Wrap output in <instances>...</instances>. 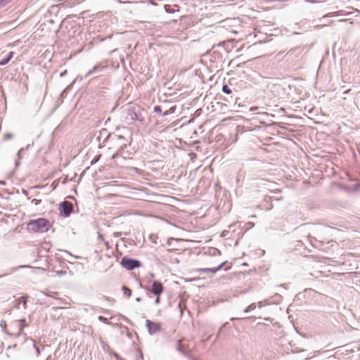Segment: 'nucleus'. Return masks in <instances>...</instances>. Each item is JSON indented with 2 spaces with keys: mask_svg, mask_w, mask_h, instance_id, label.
<instances>
[{
  "mask_svg": "<svg viewBox=\"0 0 360 360\" xmlns=\"http://www.w3.org/2000/svg\"><path fill=\"white\" fill-rule=\"evenodd\" d=\"M153 111L155 113H158V114H160L161 115V114L162 113V108L161 106L160 105H155L154 107V109H153Z\"/></svg>",
  "mask_w": 360,
  "mask_h": 360,
  "instance_id": "23",
  "label": "nucleus"
},
{
  "mask_svg": "<svg viewBox=\"0 0 360 360\" xmlns=\"http://www.w3.org/2000/svg\"><path fill=\"white\" fill-rule=\"evenodd\" d=\"M3 276H4V275H3V274H2V275H1V276H0V278H2Z\"/></svg>",
  "mask_w": 360,
  "mask_h": 360,
  "instance_id": "39",
  "label": "nucleus"
},
{
  "mask_svg": "<svg viewBox=\"0 0 360 360\" xmlns=\"http://www.w3.org/2000/svg\"><path fill=\"white\" fill-rule=\"evenodd\" d=\"M146 325L150 335H154L160 330V326L158 323L146 320Z\"/></svg>",
  "mask_w": 360,
  "mask_h": 360,
  "instance_id": "7",
  "label": "nucleus"
},
{
  "mask_svg": "<svg viewBox=\"0 0 360 360\" xmlns=\"http://www.w3.org/2000/svg\"><path fill=\"white\" fill-rule=\"evenodd\" d=\"M98 320L105 323H109L108 321V319L102 316H98Z\"/></svg>",
  "mask_w": 360,
  "mask_h": 360,
  "instance_id": "27",
  "label": "nucleus"
},
{
  "mask_svg": "<svg viewBox=\"0 0 360 360\" xmlns=\"http://www.w3.org/2000/svg\"><path fill=\"white\" fill-rule=\"evenodd\" d=\"M13 137V134L11 133H7L4 135V139L8 140Z\"/></svg>",
  "mask_w": 360,
  "mask_h": 360,
  "instance_id": "29",
  "label": "nucleus"
},
{
  "mask_svg": "<svg viewBox=\"0 0 360 360\" xmlns=\"http://www.w3.org/2000/svg\"><path fill=\"white\" fill-rule=\"evenodd\" d=\"M73 210V205L69 201H63L59 205L60 214L63 217H68Z\"/></svg>",
  "mask_w": 360,
  "mask_h": 360,
  "instance_id": "4",
  "label": "nucleus"
},
{
  "mask_svg": "<svg viewBox=\"0 0 360 360\" xmlns=\"http://www.w3.org/2000/svg\"><path fill=\"white\" fill-rule=\"evenodd\" d=\"M274 298V301L271 302V303H275V304H278L281 302L282 300V296L278 294V293H276L273 297Z\"/></svg>",
  "mask_w": 360,
  "mask_h": 360,
  "instance_id": "14",
  "label": "nucleus"
},
{
  "mask_svg": "<svg viewBox=\"0 0 360 360\" xmlns=\"http://www.w3.org/2000/svg\"><path fill=\"white\" fill-rule=\"evenodd\" d=\"M23 150V148H21L18 150L17 153V159L15 160V167H18L20 164V160L22 158L21 151Z\"/></svg>",
  "mask_w": 360,
  "mask_h": 360,
  "instance_id": "19",
  "label": "nucleus"
},
{
  "mask_svg": "<svg viewBox=\"0 0 360 360\" xmlns=\"http://www.w3.org/2000/svg\"><path fill=\"white\" fill-rule=\"evenodd\" d=\"M160 296H159V297H156V298H155V304H160Z\"/></svg>",
  "mask_w": 360,
  "mask_h": 360,
  "instance_id": "31",
  "label": "nucleus"
},
{
  "mask_svg": "<svg viewBox=\"0 0 360 360\" xmlns=\"http://www.w3.org/2000/svg\"><path fill=\"white\" fill-rule=\"evenodd\" d=\"M41 292L42 294H44V295H46L47 297H55V296L56 295H58L57 292H46L41 291Z\"/></svg>",
  "mask_w": 360,
  "mask_h": 360,
  "instance_id": "21",
  "label": "nucleus"
},
{
  "mask_svg": "<svg viewBox=\"0 0 360 360\" xmlns=\"http://www.w3.org/2000/svg\"><path fill=\"white\" fill-rule=\"evenodd\" d=\"M13 52H9L6 57L0 60V65H6L13 58Z\"/></svg>",
  "mask_w": 360,
  "mask_h": 360,
  "instance_id": "12",
  "label": "nucleus"
},
{
  "mask_svg": "<svg viewBox=\"0 0 360 360\" xmlns=\"http://www.w3.org/2000/svg\"><path fill=\"white\" fill-rule=\"evenodd\" d=\"M176 110V106H172L169 109L166 110L163 113L161 114V116H167L168 115L172 114Z\"/></svg>",
  "mask_w": 360,
  "mask_h": 360,
  "instance_id": "15",
  "label": "nucleus"
},
{
  "mask_svg": "<svg viewBox=\"0 0 360 360\" xmlns=\"http://www.w3.org/2000/svg\"><path fill=\"white\" fill-rule=\"evenodd\" d=\"M51 227L49 220L44 218L30 220L27 224V230L37 233H45Z\"/></svg>",
  "mask_w": 360,
  "mask_h": 360,
  "instance_id": "1",
  "label": "nucleus"
},
{
  "mask_svg": "<svg viewBox=\"0 0 360 360\" xmlns=\"http://www.w3.org/2000/svg\"><path fill=\"white\" fill-rule=\"evenodd\" d=\"M225 262H221L220 264H219L217 266L211 267V268H202L199 269L198 271L200 273H211L212 274H215L217 271H219L222 269L224 265L225 264Z\"/></svg>",
  "mask_w": 360,
  "mask_h": 360,
  "instance_id": "8",
  "label": "nucleus"
},
{
  "mask_svg": "<svg viewBox=\"0 0 360 360\" xmlns=\"http://www.w3.org/2000/svg\"><path fill=\"white\" fill-rule=\"evenodd\" d=\"M222 91L226 94H231V89L227 86V85H223L222 86Z\"/></svg>",
  "mask_w": 360,
  "mask_h": 360,
  "instance_id": "22",
  "label": "nucleus"
},
{
  "mask_svg": "<svg viewBox=\"0 0 360 360\" xmlns=\"http://www.w3.org/2000/svg\"><path fill=\"white\" fill-rule=\"evenodd\" d=\"M214 252H217L218 254H220V251L218 250L217 249H214Z\"/></svg>",
  "mask_w": 360,
  "mask_h": 360,
  "instance_id": "37",
  "label": "nucleus"
},
{
  "mask_svg": "<svg viewBox=\"0 0 360 360\" xmlns=\"http://www.w3.org/2000/svg\"><path fill=\"white\" fill-rule=\"evenodd\" d=\"M11 0H0V8L8 4Z\"/></svg>",
  "mask_w": 360,
  "mask_h": 360,
  "instance_id": "25",
  "label": "nucleus"
},
{
  "mask_svg": "<svg viewBox=\"0 0 360 360\" xmlns=\"http://www.w3.org/2000/svg\"><path fill=\"white\" fill-rule=\"evenodd\" d=\"M257 109H258V107H252V108H250V111L253 112V111H255V110H256Z\"/></svg>",
  "mask_w": 360,
  "mask_h": 360,
  "instance_id": "33",
  "label": "nucleus"
},
{
  "mask_svg": "<svg viewBox=\"0 0 360 360\" xmlns=\"http://www.w3.org/2000/svg\"><path fill=\"white\" fill-rule=\"evenodd\" d=\"M256 308V304L255 303H252L251 304L250 306H248V307H246L243 311L247 313V312H249L250 311H252V310H255Z\"/></svg>",
  "mask_w": 360,
  "mask_h": 360,
  "instance_id": "20",
  "label": "nucleus"
},
{
  "mask_svg": "<svg viewBox=\"0 0 360 360\" xmlns=\"http://www.w3.org/2000/svg\"><path fill=\"white\" fill-rule=\"evenodd\" d=\"M66 73H67V70H65V71H63V72H61L60 74V77H63V76H65L66 75Z\"/></svg>",
  "mask_w": 360,
  "mask_h": 360,
  "instance_id": "34",
  "label": "nucleus"
},
{
  "mask_svg": "<svg viewBox=\"0 0 360 360\" xmlns=\"http://www.w3.org/2000/svg\"><path fill=\"white\" fill-rule=\"evenodd\" d=\"M122 290H123L124 295L126 297H129L131 295V290L129 288H128L127 287L123 285Z\"/></svg>",
  "mask_w": 360,
  "mask_h": 360,
  "instance_id": "17",
  "label": "nucleus"
},
{
  "mask_svg": "<svg viewBox=\"0 0 360 360\" xmlns=\"http://www.w3.org/2000/svg\"><path fill=\"white\" fill-rule=\"evenodd\" d=\"M117 141H119L120 143L121 144L120 146V149L123 150L124 148H125L127 145V143H123L122 141L124 139V136H117Z\"/></svg>",
  "mask_w": 360,
  "mask_h": 360,
  "instance_id": "16",
  "label": "nucleus"
},
{
  "mask_svg": "<svg viewBox=\"0 0 360 360\" xmlns=\"http://www.w3.org/2000/svg\"><path fill=\"white\" fill-rule=\"evenodd\" d=\"M311 290H312L311 289L305 290V292H307V291H311Z\"/></svg>",
  "mask_w": 360,
  "mask_h": 360,
  "instance_id": "38",
  "label": "nucleus"
},
{
  "mask_svg": "<svg viewBox=\"0 0 360 360\" xmlns=\"http://www.w3.org/2000/svg\"><path fill=\"white\" fill-rule=\"evenodd\" d=\"M176 349L179 352L182 354L186 357L188 356V355L191 353V350L188 348V347L182 343V340H179L176 342Z\"/></svg>",
  "mask_w": 360,
  "mask_h": 360,
  "instance_id": "6",
  "label": "nucleus"
},
{
  "mask_svg": "<svg viewBox=\"0 0 360 360\" xmlns=\"http://www.w3.org/2000/svg\"><path fill=\"white\" fill-rule=\"evenodd\" d=\"M25 321L26 320L25 319H20L19 321V333H20L23 330V328L25 326Z\"/></svg>",
  "mask_w": 360,
  "mask_h": 360,
  "instance_id": "18",
  "label": "nucleus"
},
{
  "mask_svg": "<svg viewBox=\"0 0 360 360\" xmlns=\"http://www.w3.org/2000/svg\"><path fill=\"white\" fill-rule=\"evenodd\" d=\"M257 114H258V115H262V116H266V117H269V116L274 117V115H270V114H269V113H267V112H257Z\"/></svg>",
  "mask_w": 360,
  "mask_h": 360,
  "instance_id": "30",
  "label": "nucleus"
},
{
  "mask_svg": "<svg viewBox=\"0 0 360 360\" xmlns=\"http://www.w3.org/2000/svg\"><path fill=\"white\" fill-rule=\"evenodd\" d=\"M344 15L343 11H338L336 12L329 13L323 16V18H328V17H333V16H338V15Z\"/></svg>",
  "mask_w": 360,
  "mask_h": 360,
  "instance_id": "13",
  "label": "nucleus"
},
{
  "mask_svg": "<svg viewBox=\"0 0 360 360\" xmlns=\"http://www.w3.org/2000/svg\"><path fill=\"white\" fill-rule=\"evenodd\" d=\"M164 290L162 284L158 281H154L152 283L150 291L156 297L160 296Z\"/></svg>",
  "mask_w": 360,
  "mask_h": 360,
  "instance_id": "5",
  "label": "nucleus"
},
{
  "mask_svg": "<svg viewBox=\"0 0 360 360\" xmlns=\"http://www.w3.org/2000/svg\"><path fill=\"white\" fill-rule=\"evenodd\" d=\"M103 68L101 67V64H96L93 67L92 69L89 70L84 75L85 77H87L93 74L100 72Z\"/></svg>",
  "mask_w": 360,
  "mask_h": 360,
  "instance_id": "10",
  "label": "nucleus"
},
{
  "mask_svg": "<svg viewBox=\"0 0 360 360\" xmlns=\"http://www.w3.org/2000/svg\"><path fill=\"white\" fill-rule=\"evenodd\" d=\"M121 265L127 270H133L140 267L141 264L139 260L124 257L120 262Z\"/></svg>",
  "mask_w": 360,
  "mask_h": 360,
  "instance_id": "3",
  "label": "nucleus"
},
{
  "mask_svg": "<svg viewBox=\"0 0 360 360\" xmlns=\"http://www.w3.org/2000/svg\"><path fill=\"white\" fill-rule=\"evenodd\" d=\"M58 274L59 275H63V274H65V271H60L58 272Z\"/></svg>",
  "mask_w": 360,
  "mask_h": 360,
  "instance_id": "35",
  "label": "nucleus"
},
{
  "mask_svg": "<svg viewBox=\"0 0 360 360\" xmlns=\"http://www.w3.org/2000/svg\"><path fill=\"white\" fill-rule=\"evenodd\" d=\"M141 297H136V302H141Z\"/></svg>",
  "mask_w": 360,
  "mask_h": 360,
  "instance_id": "36",
  "label": "nucleus"
},
{
  "mask_svg": "<svg viewBox=\"0 0 360 360\" xmlns=\"http://www.w3.org/2000/svg\"><path fill=\"white\" fill-rule=\"evenodd\" d=\"M28 297V295L22 296L17 300V303L15 305V307L17 309H19L20 304H22V307L24 309L27 308V299Z\"/></svg>",
  "mask_w": 360,
  "mask_h": 360,
  "instance_id": "11",
  "label": "nucleus"
},
{
  "mask_svg": "<svg viewBox=\"0 0 360 360\" xmlns=\"http://www.w3.org/2000/svg\"><path fill=\"white\" fill-rule=\"evenodd\" d=\"M269 304H271V302H268L267 300L261 301V302H258V307H259V308H262V307H264L265 305H268Z\"/></svg>",
  "mask_w": 360,
  "mask_h": 360,
  "instance_id": "24",
  "label": "nucleus"
},
{
  "mask_svg": "<svg viewBox=\"0 0 360 360\" xmlns=\"http://www.w3.org/2000/svg\"><path fill=\"white\" fill-rule=\"evenodd\" d=\"M26 343L27 345L32 346L35 349L37 356H39L41 354L40 349L37 345V342L33 339L30 338L29 340H27Z\"/></svg>",
  "mask_w": 360,
  "mask_h": 360,
  "instance_id": "9",
  "label": "nucleus"
},
{
  "mask_svg": "<svg viewBox=\"0 0 360 360\" xmlns=\"http://www.w3.org/2000/svg\"><path fill=\"white\" fill-rule=\"evenodd\" d=\"M189 360H197L195 357H193L191 354V353L188 355V356H186Z\"/></svg>",
  "mask_w": 360,
  "mask_h": 360,
  "instance_id": "32",
  "label": "nucleus"
},
{
  "mask_svg": "<svg viewBox=\"0 0 360 360\" xmlns=\"http://www.w3.org/2000/svg\"><path fill=\"white\" fill-rule=\"evenodd\" d=\"M165 8L167 13H172L174 12V10L170 8L169 6H165Z\"/></svg>",
  "mask_w": 360,
  "mask_h": 360,
  "instance_id": "28",
  "label": "nucleus"
},
{
  "mask_svg": "<svg viewBox=\"0 0 360 360\" xmlns=\"http://www.w3.org/2000/svg\"><path fill=\"white\" fill-rule=\"evenodd\" d=\"M126 113L127 119H129L131 121H138L142 124L145 122L146 111L139 105H134L129 107L126 110Z\"/></svg>",
  "mask_w": 360,
  "mask_h": 360,
  "instance_id": "2",
  "label": "nucleus"
},
{
  "mask_svg": "<svg viewBox=\"0 0 360 360\" xmlns=\"http://www.w3.org/2000/svg\"><path fill=\"white\" fill-rule=\"evenodd\" d=\"M100 157H101V155H98L95 156V158L91 160V165H94V164H95L96 162H97L98 161V160H99Z\"/></svg>",
  "mask_w": 360,
  "mask_h": 360,
  "instance_id": "26",
  "label": "nucleus"
}]
</instances>
